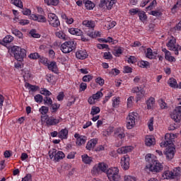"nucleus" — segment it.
Here are the masks:
<instances>
[{
  "label": "nucleus",
  "instance_id": "f257e3e1",
  "mask_svg": "<svg viewBox=\"0 0 181 181\" xmlns=\"http://www.w3.org/2000/svg\"><path fill=\"white\" fill-rule=\"evenodd\" d=\"M100 172L106 173L110 181H119L121 179L118 168L114 167L108 169V165L105 163H99L93 168L92 173L93 175H99Z\"/></svg>",
  "mask_w": 181,
  "mask_h": 181
},
{
  "label": "nucleus",
  "instance_id": "f03ea898",
  "mask_svg": "<svg viewBox=\"0 0 181 181\" xmlns=\"http://www.w3.org/2000/svg\"><path fill=\"white\" fill-rule=\"evenodd\" d=\"M146 159L148 160V164L146 165V169L149 170L150 172L153 173H159L163 170V165L157 160L152 158L151 154H147L146 156Z\"/></svg>",
  "mask_w": 181,
  "mask_h": 181
},
{
  "label": "nucleus",
  "instance_id": "7ed1b4c3",
  "mask_svg": "<svg viewBox=\"0 0 181 181\" xmlns=\"http://www.w3.org/2000/svg\"><path fill=\"white\" fill-rule=\"evenodd\" d=\"M11 53L13 54L16 60L18 62H23V59L26 57V49L18 46H13L11 48Z\"/></svg>",
  "mask_w": 181,
  "mask_h": 181
},
{
  "label": "nucleus",
  "instance_id": "20e7f679",
  "mask_svg": "<svg viewBox=\"0 0 181 181\" xmlns=\"http://www.w3.org/2000/svg\"><path fill=\"white\" fill-rule=\"evenodd\" d=\"M49 156L50 159H53L54 162H59V160H62V159H64L66 156L63 151L53 148L52 151H49Z\"/></svg>",
  "mask_w": 181,
  "mask_h": 181
},
{
  "label": "nucleus",
  "instance_id": "39448f33",
  "mask_svg": "<svg viewBox=\"0 0 181 181\" xmlns=\"http://www.w3.org/2000/svg\"><path fill=\"white\" fill-rule=\"evenodd\" d=\"M48 22L52 28H59L60 26V21L55 13H49L48 14Z\"/></svg>",
  "mask_w": 181,
  "mask_h": 181
},
{
  "label": "nucleus",
  "instance_id": "423d86ee",
  "mask_svg": "<svg viewBox=\"0 0 181 181\" xmlns=\"http://www.w3.org/2000/svg\"><path fill=\"white\" fill-rule=\"evenodd\" d=\"M115 4H117V0H100L99 8H102L103 9H105L106 8L107 11H111Z\"/></svg>",
  "mask_w": 181,
  "mask_h": 181
},
{
  "label": "nucleus",
  "instance_id": "0eeeda50",
  "mask_svg": "<svg viewBox=\"0 0 181 181\" xmlns=\"http://www.w3.org/2000/svg\"><path fill=\"white\" fill-rule=\"evenodd\" d=\"M170 117L175 122H180L181 119V106L176 107L170 113Z\"/></svg>",
  "mask_w": 181,
  "mask_h": 181
},
{
  "label": "nucleus",
  "instance_id": "6e6552de",
  "mask_svg": "<svg viewBox=\"0 0 181 181\" xmlns=\"http://www.w3.org/2000/svg\"><path fill=\"white\" fill-rule=\"evenodd\" d=\"M132 93L136 94V103H138V101H141V100H142V98H144V96L145 95V90H144V88L139 86H136L133 88Z\"/></svg>",
  "mask_w": 181,
  "mask_h": 181
},
{
  "label": "nucleus",
  "instance_id": "1a4fd4ad",
  "mask_svg": "<svg viewBox=\"0 0 181 181\" xmlns=\"http://www.w3.org/2000/svg\"><path fill=\"white\" fill-rule=\"evenodd\" d=\"M121 165L124 170L129 169V156L126 155L121 158Z\"/></svg>",
  "mask_w": 181,
  "mask_h": 181
},
{
  "label": "nucleus",
  "instance_id": "9d476101",
  "mask_svg": "<svg viewBox=\"0 0 181 181\" xmlns=\"http://www.w3.org/2000/svg\"><path fill=\"white\" fill-rule=\"evenodd\" d=\"M175 151H176V148L175 147L169 146L164 153L166 158L169 159V160L173 159V156H175Z\"/></svg>",
  "mask_w": 181,
  "mask_h": 181
},
{
  "label": "nucleus",
  "instance_id": "9b49d317",
  "mask_svg": "<svg viewBox=\"0 0 181 181\" xmlns=\"http://www.w3.org/2000/svg\"><path fill=\"white\" fill-rule=\"evenodd\" d=\"M30 19L37 22H40V23H46L47 22V19H46V17L42 15L32 14L30 16Z\"/></svg>",
  "mask_w": 181,
  "mask_h": 181
},
{
  "label": "nucleus",
  "instance_id": "f8f14e48",
  "mask_svg": "<svg viewBox=\"0 0 181 181\" xmlns=\"http://www.w3.org/2000/svg\"><path fill=\"white\" fill-rule=\"evenodd\" d=\"M133 149H134V147L131 146H122L121 148H119L117 150V153H119V155H122V154L128 153V152H132Z\"/></svg>",
  "mask_w": 181,
  "mask_h": 181
},
{
  "label": "nucleus",
  "instance_id": "ddd939ff",
  "mask_svg": "<svg viewBox=\"0 0 181 181\" xmlns=\"http://www.w3.org/2000/svg\"><path fill=\"white\" fill-rule=\"evenodd\" d=\"M47 66L48 70H50L51 71H52V73L57 74V73L59 72V69L57 68V64L56 63V62L52 61L50 63L48 62V64H47Z\"/></svg>",
  "mask_w": 181,
  "mask_h": 181
},
{
  "label": "nucleus",
  "instance_id": "4468645a",
  "mask_svg": "<svg viewBox=\"0 0 181 181\" xmlns=\"http://www.w3.org/2000/svg\"><path fill=\"white\" fill-rule=\"evenodd\" d=\"M76 57L79 60H85V59H87V57H88V54H87V51L85 49L78 50L76 52Z\"/></svg>",
  "mask_w": 181,
  "mask_h": 181
},
{
  "label": "nucleus",
  "instance_id": "2eb2a0df",
  "mask_svg": "<svg viewBox=\"0 0 181 181\" xmlns=\"http://www.w3.org/2000/svg\"><path fill=\"white\" fill-rule=\"evenodd\" d=\"M135 117H133L132 115H128L127 118V129H132L134 128V126L135 125Z\"/></svg>",
  "mask_w": 181,
  "mask_h": 181
},
{
  "label": "nucleus",
  "instance_id": "dca6fc26",
  "mask_svg": "<svg viewBox=\"0 0 181 181\" xmlns=\"http://www.w3.org/2000/svg\"><path fill=\"white\" fill-rule=\"evenodd\" d=\"M145 144L146 146H152L156 144L155 137L153 136H146L145 139Z\"/></svg>",
  "mask_w": 181,
  "mask_h": 181
},
{
  "label": "nucleus",
  "instance_id": "f3484780",
  "mask_svg": "<svg viewBox=\"0 0 181 181\" xmlns=\"http://www.w3.org/2000/svg\"><path fill=\"white\" fill-rule=\"evenodd\" d=\"M69 137V130L65 128L62 129L59 132H58V138L60 139H67Z\"/></svg>",
  "mask_w": 181,
  "mask_h": 181
},
{
  "label": "nucleus",
  "instance_id": "a211bd4d",
  "mask_svg": "<svg viewBox=\"0 0 181 181\" xmlns=\"http://www.w3.org/2000/svg\"><path fill=\"white\" fill-rule=\"evenodd\" d=\"M83 4H84L85 7L88 11H91V10L94 9V8L95 6V4L90 0H83Z\"/></svg>",
  "mask_w": 181,
  "mask_h": 181
},
{
  "label": "nucleus",
  "instance_id": "6ab92c4d",
  "mask_svg": "<svg viewBox=\"0 0 181 181\" xmlns=\"http://www.w3.org/2000/svg\"><path fill=\"white\" fill-rule=\"evenodd\" d=\"M82 162L86 163V165H90L93 162V157L88 156L87 154H83L81 156Z\"/></svg>",
  "mask_w": 181,
  "mask_h": 181
},
{
  "label": "nucleus",
  "instance_id": "aec40b11",
  "mask_svg": "<svg viewBox=\"0 0 181 181\" xmlns=\"http://www.w3.org/2000/svg\"><path fill=\"white\" fill-rule=\"evenodd\" d=\"M49 107H50L49 110H50L52 114H56L60 108V104H59V103H52V105H49Z\"/></svg>",
  "mask_w": 181,
  "mask_h": 181
},
{
  "label": "nucleus",
  "instance_id": "412c9836",
  "mask_svg": "<svg viewBox=\"0 0 181 181\" xmlns=\"http://www.w3.org/2000/svg\"><path fill=\"white\" fill-rule=\"evenodd\" d=\"M25 88H28V90L32 91L33 93H36V91H37V90H39V86L32 85L28 82H26L25 83Z\"/></svg>",
  "mask_w": 181,
  "mask_h": 181
},
{
  "label": "nucleus",
  "instance_id": "4be33fe9",
  "mask_svg": "<svg viewBox=\"0 0 181 181\" xmlns=\"http://www.w3.org/2000/svg\"><path fill=\"white\" fill-rule=\"evenodd\" d=\"M115 138H117V139H122V138L125 136V133L122 132V129H117L115 131Z\"/></svg>",
  "mask_w": 181,
  "mask_h": 181
},
{
  "label": "nucleus",
  "instance_id": "5701e85b",
  "mask_svg": "<svg viewBox=\"0 0 181 181\" xmlns=\"http://www.w3.org/2000/svg\"><path fill=\"white\" fill-rule=\"evenodd\" d=\"M69 32L71 35H76V36H81V35H83V31L78 28H69Z\"/></svg>",
  "mask_w": 181,
  "mask_h": 181
},
{
  "label": "nucleus",
  "instance_id": "b1692460",
  "mask_svg": "<svg viewBox=\"0 0 181 181\" xmlns=\"http://www.w3.org/2000/svg\"><path fill=\"white\" fill-rule=\"evenodd\" d=\"M11 42H13V37L12 35H7L0 42V45L5 46V45H8V43H11Z\"/></svg>",
  "mask_w": 181,
  "mask_h": 181
},
{
  "label": "nucleus",
  "instance_id": "393cba45",
  "mask_svg": "<svg viewBox=\"0 0 181 181\" xmlns=\"http://www.w3.org/2000/svg\"><path fill=\"white\" fill-rule=\"evenodd\" d=\"M165 141L163 142V146L165 147L168 146V145H172V134H166L165 136ZM168 139V140H166Z\"/></svg>",
  "mask_w": 181,
  "mask_h": 181
},
{
  "label": "nucleus",
  "instance_id": "a878e982",
  "mask_svg": "<svg viewBox=\"0 0 181 181\" xmlns=\"http://www.w3.org/2000/svg\"><path fill=\"white\" fill-rule=\"evenodd\" d=\"M60 122V119H52L50 117H49L47 121H46V124L47 125H57V124H59Z\"/></svg>",
  "mask_w": 181,
  "mask_h": 181
},
{
  "label": "nucleus",
  "instance_id": "bb28decb",
  "mask_svg": "<svg viewBox=\"0 0 181 181\" xmlns=\"http://www.w3.org/2000/svg\"><path fill=\"white\" fill-rule=\"evenodd\" d=\"M11 33L13 35L18 37V39H23V33L21 32V30L16 29V28H12L11 29Z\"/></svg>",
  "mask_w": 181,
  "mask_h": 181
},
{
  "label": "nucleus",
  "instance_id": "cd10ccee",
  "mask_svg": "<svg viewBox=\"0 0 181 181\" xmlns=\"http://www.w3.org/2000/svg\"><path fill=\"white\" fill-rule=\"evenodd\" d=\"M168 84L172 88H178L179 85L177 84V81L173 78L169 79Z\"/></svg>",
  "mask_w": 181,
  "mask_h": 181
},
{
  "label": "nucleus",
  "instance_id": "c85d7f7f",
  "mask_svg": "<svg viewBox=\"0 0 181 181\" xmlns=\"http://www.w3.org/2000/svg\"><path fill=\"white\" fill-rule=\"evenodd\" d=\"M139 67H141V69H149V62L148 61L141 60L138 62Z\"/></svg>",
  "mask_w": 181,
  "mask_h": 181
},
{
  "label": "nucleus",
  "instance_id": "c756f323",
  "mask_svg": "<svg viewBox=\"0 0 181 181\" xmlns=\"http://www.w3.org/2000/svg\"><path fill=\"white\" fill-rule=\"evenodd\" d=\"M86 141H87L86 136H81V138L78 139V140H76V144L78 146H81V145H84V144H86Z\"/></svg>",
  "mask_w": 181,
  "mask_h": 181
},
{
  "label": "nucleus",
  "instance_id": "7c9ffc66",
  "mask_svg": "<svg viewBox=\"0 0 181 181\" xmlns=\"http://www.w3.org/2000/svg\"><path fill=\"white\" fill-rule=\"evenodd\" d=\"M146 57H147V59H150V60H153V59H156V56L153 55V51L152 50V49H147Z\"/></svg>",
  "mask_w": 181,
  "mask_h": 181
},
{
  "label": "nucleus",
  "instance_id": "2f4dec72",
  "mask_svg": "<svg viewBox=\"0 0 181 181\" xmlns=\"http://www.w3.org/2000/svg\"><path fill=\"white\" fill-rule=\"evenodd\" d=\"M163 177H164V179H175L173 172L169 170L165 171L163 173Z\"/></svg>",
  "mask_w": 181,
  "mask_h": 181
},
{
  "label": "nucleus",
  "instance_id": "473e14b6",
  "mask_svg": "<svg viewBox=\"0 0 181 181\" xmlns=\"http://www.w3.org/2000/svg\"><path fill=\"white\" fill-rule=\"evenodd\" d=\"M83 25H84V26H86V28H91L92 29L95 26L94 21L88 20L83 21Z\"/></svg>",
  "mask_w": 181,
  "mask_h": 181
},
{
  "label": "nucleus",
  "instance_id": "72a5a7b5",
  "mask_svg": "<svg viewBox=\"0 0 181 181\" xmlns=\"http://www.w3.org/2000/svg\"><path fill=\"white\" fill-rule=\"evenodd\" d=\"M45 4H47L48 6H57L59 5V0H44Z\"/></svg>",
  "mask_w": 181,
  "mask_h": 181
},
{
  "label": "nucleus",
  "instance_id": "f704fd0d",
  "mask_svg": "<svg viewBox=\"0 0 181 181\" xmlns=\"http://www.w3.org/2000/svg\"><path fill=\"white\" fill-rule=\"evenodd\" d=\"M153 104H155V98L151 97L146 101L147 110H151Z\"/></svg>",
  "mask_w": 181,
  "mask_h": 181
},
{
  "label": "nucleus",
  "instance_id": "c9c22d12",
  "mask_svg": "<svg viewBox=\"0 0 181 181\" xmlns=\"http://www.w3.org/2000/svg\"><path fill=\"white\" fill-rule=\"evenodd\" d=\"M61 50L62 53H70V52H72V49H70L66 44L64 42L61 45Z\"/></svg>",
  "mask_w": 181,
  "mask_h": 181
},
{
  "label": "nucleus",
  "instance_id": "e433bc0d",
  "mask_svg": "<svg viewBox=\"0 0 181 181\" xmlns=\"http://www.w3.org/2000/svg\"><path fill=\"white\" fill-rule=\"evenodd\" d=\"M139 20L141 22H145V21H146V19H148V16H146V13H145V11H140L139 12Z\"/></svg>",
  "mask_w": 181,
  "mask_h": 181
},
{
  "label": "nucleus",
  "instance_id": "4c0bfd02",
  "mask_svg": "<svg viewBox=\"0 0 181 181\" xmlns=\"http://www.w3.org/2000/svg\"><path fill=\"white\" fill-rule=\"evenodd\" d=\"M40 93L42 95H45V97H50V95H52V92L45 88H42Z\"/></svg>",
  "mask_w": 181,
  "mask_h": 181
},
{
  "label": "nucleus",
  "instance_id": "58836bf2",
  "mask_svg": "<svg viewBox=\"0 0 181 181\" xmlns=\"http://www.w3.org/2000/svg\"><path fill=\"white\" fill-rule=\"evenodd\" d=\"M100 111H101V110L99 107L93 106L90 111V115H97V114H100Z\"/></svg>",
  "mask_w": 181,
  "mask_h": 181
},
{
  "label": "nucleus",
  "instance_id": "ea45409f",
  "mask_svg": "<svg viewBox=\"0 0 181 181\" xmlns=\"http://www.w3.org/2000/svg\"><path fill=\"white\" fill-rule=\"evenodd\" d=\"M43 103L45 105H47L49 107V105H52L53 104V100H52V98L47 96L44 98Z\"/></svg>",
  "mask_w": 181,
  "mask_h": 181
},
{
  "label": "nucleus",
  "instance_id": "a19ab883",
  "mask_svg": "<svg viewBox=\"0 0 181 181\" xmlns=\"http://www.w3.org/2000/svg\"><path fill=\"white\" fill-rule=\"evenodd\" d=\"M39 57H40V54L37 52H33L28 55V59H30L31 60H37Z\"/></svg>",
  "mask_w": 181,
  "mask_h": 181
},
{
  "label": "nucleus",
  "instance_id": "79ce46f5",
  "mask_svg": "<svg viewBox=\"0 0 181 181\" xmlns=\"http://www.w3.org/2000/svg\"><path fill=\"white\" fill-rule=\"evenodd\" d=\"M175 43H176V41L175 40H170L168 41V43L167 44V47H169V50H172L176 47V45H175Z\"/></svg>",
  "mask_w": 181,
  "mask_h": 181
},
{
  "label": "nucleus",
  "instance_id": "37998d69",
  "mask_svg": "<svg viewBox=\"0 0 181 181\" xmlns=\"http://www.w3.org/2000/svg\"><path fill=\"white\" fill-rule=\"evenodd\" d=\"M67 47L69 49H72V51L74 50V49H76V44L74 43V41H66L64 42Z\"/></svg>",
  "mask_w": 181,
  "mask_h": 181
},
{
  "label": "nucleus",
  "instance_id": "c03bdc74",
  "mask_svg": "<svg viewBox=\"0 0 181 181\" xmlns=\"http://www.w3.org/2000/svg\"><path fill=\"white\" fill-rule=\"evenodd\" d=\"M40 112L42 114V115H46L47 112H49V107L47 106H42L40 108Z\"/></svg>",
  "mask_w": 181,
  "mask_h": 181
},
{
  "label": "nucleus",
  "instance_id": "a18cd8bd",
  "mask_svg": "<svg viewBox=\"0 0 181 181\" xmlns=\"http://www.w3.org/2000/svg\"><path fill=\"white\" fill-rule=\"evenodd\" d=\"M39 62L40 63H42V64H44L45 66H47L49 63V59L45 57H42L40 55Z\"/></svg>",
  "mask_w": 181,
  "mask_h": 181
},
{
  "label": "nucleus",
  "instance_id": "49530a36",
  "mask_svg": "<svg viewBox=\"0 0 181 181\" xmlns=\"http://www.w3.org/2000/svg\"><path fill=\"white\" fill-rule=\"evenodd\" d=\"M34 100L35 101V103H38L39 104H40V103H43V96L40 94H37L35 97H34Z\"/></svg>",
  "mask_w": 181,
  "mask_h": 181
},
{
  "label": "nucleus",
  "instance_id": "de8ad7c7",
  "mask_svg": "<svg viewBox=\"0 0 181 181\" xmlns=\"http://www.w3.org/2000/svg\"><path fill=\"white\" fill-rule=\"evenodd\" d=\"M55 36L59 37V39H63V40H66V34H64V33L62 31H58L55 33Z\"/></svg>",
  "mask_w": 181,
  "mask_h": 181
},
{
  "label": "nucleus",
  "instance_id": "09e8293b",
  "mask_svg": "<svg viewBox=\"0 0 181 181\" xmlns=\"http://www.w3.org/2000/svg\"><path fill=\"white\" fill-rule=\"evenodd\" d=\"M30 35L32 36V37H35V39H39L40 37V34L36 33V30L32 29L30 31Z\"/></svg>",
  "mask_w": 181,
  "mask_h": 181
},
{
  "label": "nucleus",
  "instance_id": "8fccbe9b",
  "mask_svg": "<svg viewBox=\"0 0 181 181\" xmlns=\"http://www.w3.org/2000/svg\"><path fill=\"white\" fill-rule=\"evenodd\" d=\"M13 4V5H15V6H17L18 8H21V9L22 8H23V3L21 0H14Z\"/></svg>",
  "mask_w": 181,
  "mask_h": 181
},
{
  "label": "nucleus",
  "instance_id": "3c124183",
  "mask_svg": "<svg viewBox=\"0 0 181 181\" xmlns=\"http://www.w3.org/2000/svg\"><path fill=\"white\" fill-rule=\"evenodd\" d=\"M82 80L85 83H90V81H91L93 80V76H91V75H85L83 77Z\"/></svg>",
  "mask_w": 181,
  "mask_h": 181
},
{
  "label": "nucleus",
  "instance_id": "603ef678",
  "mask_svg": "<svg viewBox=\"0 0 181 181\" xmlns=\"http://www.w3.org/2000/svg\"><path fill=\"white\" fill-rule=\"evenodd\" d=\"M173 175H174V178L175 177H177V176H180V167H178L177 168H175L173 170Z\"/></svg>",
  "mask_w": 181,
  "mask_h": 181
},
{
  "label": "nucleus",
  "instance_id": "864d4df0",
  "mask_svg": "<svg viewBox=\"0 0 181 181\" xmlns=\"http://www.w3.org/2000/svg\"><path fill=\"white\" fill-rule=\"evenodd\" d=\"M23 61H18L16 62H15L14 64V67L16 69H23Z\"/></svg>",
  "mask_w": 181,
  "mask_h": 181
},
{
  "label": "nucleus",
  "instance_id": "5fc2aeb1",
  "mask_svg": "<svg viewBox=\"0 0 181 181\" xmlns=\"http://www.w3.org/2000/svg\"><path fill=\"white\" fill-rule=\"evenodd\" d=\"M124 181H136V177L131 175L124 176Z\"/></svg>",
  "mask_w": 181,
  "mask_h": 181
},
{
  "label": "nucleus",
  "instance_id": "6e6d98bb",
  "mask_svg": "<svg viewBox=\"0 0 181 181\" xmlns=\"http://www.w3.org/2000/svg\"><path fill=\"white\" fill-rule=\"evenodd\" d=\"M148 129L153 131V117H151L148 122Z\"/></svg>",
  "mask_w": 181,
  "mask_h": 181
},
{
  "label": "nucleus",
  "instance_id": "4d7b16f0",
  "mask_svg": "<svg viewBox=\"0 0 181 181\" xmlns=\"http://www.w3.org/2000/svg\"><path fill=\"white\" fill-rule=\"evenodd\" d=\"M103 58H105L106 60H111L112 59V54H111V52H104L103 54Z\"/></svg>",
  "mask_w": 181,
  "mask_h": 181
},
{
  "label": "nucleus",
  "instance_id": "13d9d810",
  "mask_svg": "<svg viewBox=\"0 0 181 181\" xmlns=\"http://www.w3.org/2000/svg\"><path fill=\"white\" fill-rule=\"evenodd\" d=\"M118 105H119V98H116L112 103V107L113 108H118Z\"/></svg>",
  "mask_w": 181,
  "mask_h": 181
},
{
  "label": "nucleus",
  "instance_id": "bf43d9fd",
  "mask_svg": "<svg viewBox=\"0 0 181 181\" xmlns=\"http://www.w3.org/2000/svg\"><path fill=\"white\" fill-rule=\"evenodd\" d=\"M157 4L158 2H156V0H153L152 2L149 4V6L146 8V9L152 11V9H153V6H155V5H156Z\"/></svg>",
  "mask_w": 181,
  "mask_h": 181
},
{
  "label": "nucleus",
  "instance_id": "052dcab7",
  "mask_svg": "<svg viewBox=\"0 0 181 181\" xmlns=\"http://www.w3.org/2000/svg\"><path fill=\"white\" fill-rule=\"evenodd\" d=\"M95 83H97V84H99V86H104V83H105V81L103 78L101 77H98L96 79H95Z\"/></svg>",
  "mask_w": 181,
  "mask_h": 181
},
{
  "label": "nucleus",
  "instance_id": "680f3d73",
  "mask_svg": "<svg viewBox=\"0 0 181 181\" xmlns=\"http://www.w3.org/2000/svg\"><path fill=\"white\" fill-rule=\"evenodd\" d=\"M57 100H58V101H63V100H64V92H59V95L57 96Z\"/></svg>",
  "mask_w": 181,
  "mask_h": 181
},
{
  "label": "nucleus",
  "instance_id": "e2e57ef3",
  "mask_svg": "<svg viewBox=\"0 0 181 181\" xmlns=\"http://www.w3.org/2000/svg\"><path fill=\"white\" fill-rule=\"evenodd\" d=\"M93 97L95 99V100H98L100 99V97H103V92L101 91H98L95 94L93 95Z\"/></svg>",
  "mask_w": 181,
  "mask_h": 181
},
{
  "label": "nucleus",
  "instance_id": "0e129e2a",
  "mask_svg": "<svg viewBox=\"0 0 181 181\" xmlns=\"http://www.w3.org/2000/svg\"><path fill=\"white\" fill-rule=\"evenodd\" d=\"M129 13L131 15H136V13H139V8H132L129 10Z\"/></svg>",
  "mask_w": 181,
  "mask_h": 181
},
{
  "label": "nucleus",
  "instance_id": "69168bd1",
  "mask_svg": "<svg viewBox=\"0 0 181 181\" xmlns=\"http://www.w3.org/2000/svg\"><path fill=\"white\" fill-rule=\"evenodd\" d=\"M150 15L153 16H162V12L158 11H151Z\"/></svg>",
  "mask_w": 181,
  "mask_h": 181
},
{
  "label": "nucleus",
  "instance_id": "338daca9",
  "mask_svg": "<svg viewBox=\"0 0 181 181\" xmlns=\"http://www.w3.org/2000/svg\"><path fill=\"white\" fill-rule=\"evenodd\" d=\"M21 181H32V174H27Z\"/></svg>",
  "mask_w": 181,
  "mask_h": 181
},
{
  "label": "nucleus",
  "instance_id": "774afa93",
  "mask_svg": "<svg viewBox=\"0 0 181 181\" xmlns=\"http://www.w3.org/2000/svg\"><path fill=\"white\" fill-rule=\"evenodd\" d=\"M177 8H181V1L179 0L172 8V11H175V9H177Z\"/></svg>",
  "mask_w": 181,
  "mask_h": 181
}]
</instances>
